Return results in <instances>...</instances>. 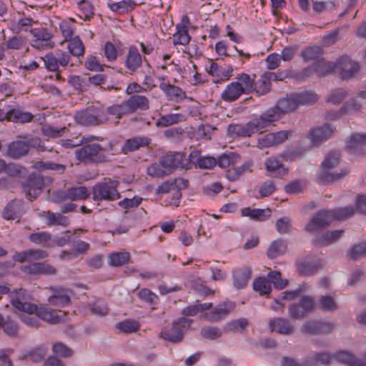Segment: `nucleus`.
Returning a JSON list of instances; mask_svg holds the SVG:
<instances>
[{
    "label": "nucleus",
    "instance_id": "1",
    "mask_svg": "<svg viewBox=\"0 0 366 366\" xmlns=\"http://www.w3.org/2000/svg\"><path fill=\"white\" fill-rule=\"evenodd\" d=\"M11 305L19 311L28 314H35L39 319L49 324L56 325L61 320L59 313L61 311H56L46 307H38L36 305L23 302L17 293L11 296Z\"/></svg>",
    "mask_w": 366,
    "mask_h": 366
},
{
    "label": "nucleus",
    "instance_id": "2",
    "mask_svg": "<svg viewBox=\"0 0 366 366\" xmlns=\"http://www.w3.org/2000/svg\"><path fill=\"white\" fill-rule=\"evenodd\" d=\"M119 184V182L111 179L95 184L92 188L93 200L110 202L119 199L121 197L117 189Z\"/></svg>",
    "mask_w": 366,
    "mask_h": 366
},
{
    "label": "nucleus",
    "instance_id": "3",
    "mask_svg": "<svg viewBox=\"0 0 366 366\" xmlns=\"http://www.w3.org/2000/svg\"><path fill=\"white\" fill-rule=\"evenodd\" d=\"M104 149L99 144H84L75 151L76 158L84 163H101L108 161L103 154Z\"/></svg>",
    "mask_w": 366,
    "mask_h": 366
},
{
    "label": "nucleus",
    "instance_id": "4",
    "mask_svg": "<svg viewBox=\"0 0 366 366\" xmlns=\"http://www.w3.org/2000/svg\"><path fill=\"white\" fill-rule=\"evenodd\" d=\"M76 122L83 126H97L107 122L104 111L97 107H89L75 114Z\"/></svg>",
    "mask_w": 366,
    "mask_h": 366
},
{
    "label": "nucleus",
    "instance_id": "5",
    "mask_svg": "<svg viewBox=\"0 0 366 366\" xmlns=\"http://www.w3.org/2000/svg\"><path fill=\"white\" fill-rule=\"evenodd\" d=\"M192 322L185 317L179 318L172 322L171 327H164L160 336L167 341L179 343L182 341L184 333L190 327Z\"/></svg>",
    "mask_w": 366,
    "mask_h": 366
},
{
    "label": "nucleus",
    "instance_id": "6",
    "mask_svg": "<svg viewBox=\"0 0 366 366\" xmlns=\"http://www.w3.org/2000/svg\"><path fill=\"white\" fill-rule=\"evenodd\" d=\"M340 162V155L337 153L330 154L322 163V169L320 177L322 182L338 180L347 174V171H342L340 173L332 172L331 170L335 168Z\"/></svg>",
    "mask_w": 366,
    "mask_h": 366
},
{
    "label": "nucleus",
    "instance_id": "7",
    "mask_svg": "<svg viewBox=\"0 0 366 366\" xmlns=\"http://www.w3.org/2000/svg\"><path fill=\"white\" fill-rule=\"evenodd\" d=\"M21 185L26 198L32 201L40 194L44 186V180L41 175L31 174Z\"/></svg>",
    "mask_w": 366,
    "mask_h": 366
},
{
    "label": "nucleus",
    "instance_id": "8",
    "mask_svg": "<svg viewBox=\"0 0 366 366\" xmlns=\"http://www.w3.org/2000/svg\"><path fill=\"white\" fill-rule=\"evenodd\" d=\"M315 302L310 296H304L299 303H293L288 308L290 317L293 320H302L307 314L313 311Z\"/></svg>",
    "mask_w": 366,
    "mask_h": 366
},
{
    "label": "nucleus",
    "instance_id": "9",
    "mask_svg": "<svg viewBox=\"0 0 366 366\" xmlns=\"http://www.w3.org/2000/svg\"><path fill=\"white\" fill-rule=\"evenodd\" d=\"M51 295L48 297L50 305L56 307H64L71 303V295L72 292L68 288L63 287L50 286L46 287Z\"/></svg>",
    "mask_w": 366,
    "mask_h": 366
},
{
    "label": "nucleus",
    "instance_id": "10",
    "mask_svg": "<svg viewBox=\"0 0 366 366\" xmlns=\"http://www.w3.org/2000/svg\"><path fill=\"white\" fill-rule=\"evenodd\" d=\"M236 304L232 301H225L218 304L210 312L204 314L209 322H217L224 320L235 309Z\"/></svg>",
    "mask_w": 366,
    "mask_h": 366
},
{
    "label": "nucleus",
    "instance_id": "11",
    "mask_svg": "<svg viewBox=\"0 0 366 366\" xmlns=\"http://www.w3.org/2000/svg\"><path fill=\"white\" fill-rule=\"evenodd\" d=\"M332 221V214L330 210L320 211L313 216L305 227V230L310 232L319 231L327 227Z\"/></svg>",
    "mask_w": 366,
    "mask_h": 366
},
{
    "label": "nucleus",
    "instance_id": "12",
    "mask_svg": "<svg viewBox=\"0 0 366 366\" xmlns=\"http://www.w3.org/2000/svg\"><path fill=\"white\" fill-rule=\"evenodd\" d=\"M259 132L252 119L246 124H230L227 128L228 134L234 137H249L253 134Z\"/></svg>",
    "mask_w": 366,
    "mask_h": 366
},
{
    "label": "nucleus",
    "instance_id": "13",
    "mask_svg": "<svg viewBox=\"0 0 366 366\" xmlns=\"http://www.w3.org/2000/svg\"><path fill=\"white\" fill-rule=\"evenodd\" d=\"M282 114L277 109L276 106L271 107L263 112L259 118L254 119V122L259 132L262 133L263 130L269 126L272 122L278 121Z\"/></svg>",
    "mask_w": 366,
    "mask_h": 366
},
{
    "label": "nucleus",
    "instance_id": "14",
    "mask_svg": "<svg viewBox=\"0 0 366 366\" xmlns=\"http://www.w3.org/2000/svg\"><path fill=\"white\" fill-rule=\"evenodd\" d=\"M269 327L272 332L284 335H292L295 332V326L287 319L275 317L269 320Z\"/></svg>",
    "mask_w": 366,
    "mask_h": 366
},
{
    "label": "nucleus",
    "instance_id": "15",
    "mask_svg": "<svg viewBox=\"0 0 366 366\" xmlns=\"http://www.w3.org/2000/svg\"><path fill=\"white\" fill-rule=\"evenodd\" d=\"M289 137L287 131H280L267 134L258 139L259 147H269L283 143Z\"/></svg>",
    "mask_w": 366,
    "mask_h": 366
},
{
    "label": "nucleus",
    "instance_id": "16",
    "mask_svg": "<svg viewBox=\"0 0 366 366\" xmlns=\"http://www.w3.org/2000/svg\"><path fill=\"white\" fill-rule=\"evenodd\" d=\"M332 331V326L330 323L321 321H310L305 322L301 327L302 333L315 335L319 334H330Z\"/></svg>",
    "mask_w": 366,
    "mask_h": 366
},
{
    "label": "nucleus",
    "instance_id": "17",
    "mask_svg": "<svg viewBox=\"0 0 366 366\" xmlns=\"http://www.w3.org/2000/svg\"><path fill=\"white\" fill-rule=\"evenodd\" d=\"M21 270L31 275L54 274L56 272V269L45 262H34L22 267Z\"/></svg>",
    "mask_w": 366,
    "mask_h": 366
},
{
    "label": "nucleus",
    "instance_id": "18",
    "mask_svg": "<svg viewBox=\"0 0 366 366\" xmlns=\"http://www.w3.org/2000/svg\"><path fill=\"white\" fill-rule=\"evenodd\" d=\"M333 131L331 125L327 124L312 128L310 132V139L314 144H319L328 139L332 136Z\"/></svg>",
    "mask_w": 366,
    "mask_h": 366
},
{
    "label": "nucleus",
    "instance_id": "19",
    "mask_svg": "<svg viewBox=\"0 0 366 366\" xmlns=\"http://www.w3.org/2000/svg\"><path fill=\"white\" fill-rule=\"evenodd\" d=\"M142 59L138 49L135 46H131L126 56L124 65L130 74H134L142 65Z\"/></svg>",
    "mask_w": 366,
    "mask_h": 366
},
{
    "label": "nucleus",
    "instance_id": "20",
    "mask_svg": "<svg viewBox=\"0 0 366 366\" xmlns=\"http://www.w3.org/2000/svg\"><path fill=\"white\" fill-rule=\"evenodd\" d=\"M131 114L137 110L146 111L149 108V99L143 95L134 94L125 100Z\"/></svg>",
    "mask_w": 366,
    "mask_h": 366
},
{
    "label": "nucleus",
    "instance_id": "21",
    "mask_svg": "<svg viewBox=\"0 0 366 366\" xmlns=\"http://www.w3.org/2000/svg\"><path fill=\"white\" fill-rule=\"evenodd\" d=\"M336 66V67L340 69L341 77L344 79L352 77L359 70L358 64L349 59L347 57L341 58Z\"/></svg>",
    "mask_w": 366,
    "mask_h": 366
},
{
    "label": "nucleus",
    "instance_id": "22",
    "mask_svg": "<svg viewBox=\"0 0 366 366\" xmlns=\"http://www.w3.org/2000/svg\"><path fill=\"white\" fill-rule=\"evenodd\" d=\"M159 89L166 94L167 99L178 102L186 97L185 92L179 87L162 81L159 84Z\"/></svg>",
    "mask_w": 366,
    "mask_h": 366
},
{
    "label": "nucleus",
    "instance_id": "23",
    "mask_svg": "<svg viewBox=\"0 0 366 366\" xmlns=\"http://www.w3.org/2000/svg\"><path fill=\"white\" fill-rule=\"evenodd\" d=\"M297 108L301 106H310L315 104L320 97L312 90H304L293 93Z\"/></svg>",
    "mask_w": 366,
    "mask_h": 366
},
{
    "label": "nucleus",
    "instance_id": "24",
    "mask_svg": "<svg viewBox=\"0 0 366 366\" xmlns=\"http://www.w3.org/2000/svg\"><path fill=\"white\" fill-rule=\"evenodd\" d=\"M151 140L146 137H136L125 141L122 147V152L127 154L129 152H134L142 147H147L149 144Z\"/></svg>",
    "mask_w": 366,
    "mask_h": 366
},
{
    "label": "nucleus",
    "instance_id": "25",
    "mask_svg": "<svg viewBox=\"0 0 366 366\" xmlns=\"http://www.w3.org/2000/svg\"><path fill=\"white\" fill-rule=\"evenodd\" d=\"M336 361L348 366H366L365 361L356 358L351 353L346 351H337L332 355Z\"/></svg>",
    "mask_w": 366,
    "mask_h": 366
},
{
    "label": "nucleus",
    "instance_id": "26",
    "mask_svg": "<svg viewBox=\"0 0 366 366\" xmlns=\"http://www.w3.org/2000/svg\"><path fill=\"white\" fill-rule=\"evenodd\" d=\"M265 167L269 173V176L274 177H282L287 172V169L276 157H271L266 160Z\"/></svg>",
    "mask_w": 366,
    "mask_h": 366
},
{
    "label": "nucleus",
    "instance_id": "27",
    "mask_svg": "<svg viewBox=\"0 0 366 366\" xmlns=\"http://www.w3.org/2000/svg\"><path fill=\"white\" fill-rule=\"evenodd\" d=\"M182 156L181 154H170L164 156L159 160L162 167H164L165 171L169 174H172L174 170L179 167H182Z\"/></svg>",
    "mask_w": 366,
    "mask_h": 366
},
{
    "label": "nucleus",
    "instance_id": "28",
    "mask_svg": "<svg viewBox=\"0 0 366 366\" xmlns=\"http://www.w3.org/2000/svg\"><path fill=\"white\" fill-rule=\"evenodd\" d=\"M336 64H333L332 62L319 61L314 63L310 67L305 69L303 72L304 74H307V73L315 72L318 76H322L331 73L336 68Z\"/></svg>",
    "mask_w": 366,
    "mask_h": 366
},
{
    "label": "nucleus",
    "instance_id": "29",
    "mask_svg": "<svg viewBox=\"0 0 366 366\" xmlns=\"http://www.w3.org/2000/svg\"><path fill=\"white\" fill-rule=\"evenodd\" d=\"M29 149L28 140L14 141L9 145L8 154L14 159H19L27 154Z\"/></svg>",
    "mask_w": 366,
    "mask_h": 366
},
{
    "label": "nucleus",
    "instance_id": "30",
    "mask_svg": "<svg viewBox=\"0 0 366 366\" xmlns=\"http://www.w3.org/2000/svg\"><path fill=\"white\" fill-rule=\"evenodd\" d=\"M8 121L14 123L25 124L31 122L34 115L29 112H24L19 109H11L7 111Z\"/></svg>",
    "mask_w": 366,
    "mask_h": 366
},
{
    "label": "nucleus",
    "instance_id": "31",
    "mask_svg": "<svg viewBox=\"0 0 366 366\" xmlns=\"http://www.w3.org/2000/svg\"><path fill=\"white\" fill-rule=\"evenodd\" d=\"M251 269L249 267H243L233 273V283L236 288L242 289L246 287L251 278Z\"/></svg>",
    "mask_w": 366,
    "mask_h": 366
},
{
    "label": "nucleus",
    "instance_id": "32",
    "mask_svg": "<svg viewBox=\"0 0 366 366\" xmlns=\"http://www.w3.org/2000/svg\"><path fill=\"white\" fill-rule=\"evenodd\" d=\"M275 106L282 115L297 109L293 93L280 99Z\"/></svg>",
    "mask_w": 366,
    "mask_h": 366
},
{
    "label": "nucleus",
    "instance_id": "33",
    "mask_svg": "<svg viewBox=\"0 0 366 366\" xmlns=\"http://www.w3.org/2000/svg\"><path fill=\"white\" fill-rule=\"evenodd\" d=\"M190 161L200 169H211L217 164V159L212 157H200L197 152L189 155Z\"/></svg>",
    "mask_w": 366,
    "mask_h": 366
},
{
    "label": "nucleus",
    "instance_id": "34",
    "mask_svg": "<svg viewBox=\"0 0 366 366\" xmlns=\"http://www.w3.org/2000/svg\"><path fill=\"white\" fill-rule=\"evenodd\" d=\"M137 4L133 0H122L118 2L107 1L108 7L114 12L119 14L133 10Z\"/></svg>",
    "mask_w": 366,
    "mask_h": 366
},
{
    "label": "nucleus",
    "instance_id": "35",
    "mask_svg": "<svg viewBox=\"0 0 366 366\" xmlns=\"http://www.w3.org/2000/svg\"><path fill=\"white\" fill-rule=\"evenodd\" d=\"M23 212L22 204L21 201H11L5 207L3 217L6 219H16L19 218Z\"/></svg>",
    "mask_w": 366,
    "mask_h": 366
},
{
    "label": "nucleus",
    "instance_id": "36",
    "mask_svg": "<svg viewBox=\"0 0 366 366\" xmlns=\"http://www.w3.org/2000/svg\"><path fill=\"white\" fill-rule=\"evenodd\" d=\"M244 94L243 89L240 87L238 83L233 81L224 89L222 94V98L224 101L233 102L237 99L241 94Z\"/></svg>",
    "mask_w": 366,
    "mask_h": 366
},
{
    "label": "nucleus",
    "instance_id": "37",
    "mask_svg": "<svg viewBox=\"0 0 366 366\" xmlns=\"http://www.w3.org/2000/svg\"><path fill=\"white\" fill-rule=\"evenodd\" d=\"M366 147V134H354L346 142V147L352 152H356Z\"/></svg>",
    "mask_w": 366,
    "mask_h": 366
},
{
    "label": "nucleus",
    "instance_id": "38",
    "mask_svg": "<svg viewBox=\"0 0 366 366\" xmlns=\"http://www.w3.org/2000/svg\"><path fill=\"white\" fill-rule=\"evenodd\" d=\"M185 119V116L182 114H169L159 117L156 122V125L159 127H167Z\"/></svg>",
    "mask_w": 366,
    "mask_h": 366
},
{
    "label": "nucleus",
    "instance_id": "39",
    "mask_svg": "<svg viewBox=\"0 0 366 366\" xmlns=\"http://www.w3.org/2000/svg\"><path fill=\"white\" fill-rule=\"evenodd\" d=\"M177 31L173 35V44L174 45H187L190 41V36L187 27L184 24L176 26Z\"/></svg>",
    "mask_w": 366,
    "mask_h": 366
},
{
    "label": "nucleus",
    "instance_id": "40",
    "mask_svg": "<svg viewBox=\"0 0 366 366\" xmlns=\"http://www.w3.org/2000/svg\"><path fill=\"white\" fill-rule=\"evenodd\" d=\"M317 306L325 312H332L338 308L335 299L330 295H321L319 297Z\"/></svg>",
    "mask_w": 366,
    "mask_h": 366
},
{
    "label": "nucleus",
    "instance_id": "41",
    "mask_svg": "<svg viewBox=\"0 0 366 366\" xmlns=\"http://www.w3.org/2000/svg\"><path fill=\"white\" fill-rule=\"evenodd\" d=\"M29 239L36 244H41L46 247H53L51 234L46 232H41L31 234Z\"/></svg>",
    "mask_w": 366,
    "mask_h": 366
},
{
    "label": "nucleus",
    "instance_id": "42",
    "mask_svg": "<svg viewBox=\"0 0 366 366\" xmlns=\"http://www.w3.org/2000/svg\"><path fill=\"white\" fill-rule=\"evenodd\" d=\"M106 112L107 114L113 116L117 119H122L124 115L131 114L125 101L122 102L121 104H116L108 107L106 109Z\"/></svg>",
    "mask_w": 366,
    "mask_h": 366
},
{
    "label": "nucleus",
    "instance_id": "43",
    "mask_svg": "<svg viewBox=\"0 0 366 366\" xmlns=\"http://www.w3.org/2000/svg\"><path fill=\"white\" fill-rule=\"evenodd\" d=\"M256 75L252 77L247 74L243 73L237 78L236 83L243 89L244 94H249L255 89L254 79Z\"/></svg>",
    "mask_w": 366,
    "mask_h": 366
},
{
    "label": "nucleus",
    "instance_id": "44",
    "mask_svg": "<svg viewBox=\"0 0 366 366\" xmlns=\"http://www.w3.org/2000/svg\"><path fill=\"white\" fill-rule=\"evenodd\" d=\"M243 216L249 217L252 219L264 221L271 215V210L269 209H250L244 208L242 210Z\"/></svg>",
    "mask_w": 366,
    "mask_h": 366
},
{
    "label": "nucleus",
    "instance_id": "45",
    "mask_svg": "<svg viewBox=\"0 0 366 366\" xmlns=\"http://www.w3.org/2000/svg\"><path fill=\"white\" fill-rule=\"evenodd\" d=\"M344 230H335L323 234L320 238L315 239V244L322 246H328L337 242L343 234Z\"/></svg>",
    "mask_w": 366,
    "mask_h": 366
},
{
    "label": "nucleus",
    "instance_id": "46",
    "mask_svg": "<svg viewBox=\"0 0 366 366\" xmlns=\"http://www.w3.org/2000/svg\"><path fill=\"white\" fill-rule=\"evenodd\" d=\"M91 192L84 186L74 187L67 189V197L71 201H78L86 199Z\"/></svg>",
    "mask_w": 366,
    "mask_h": 366
},
{
    "label": "nucleus",
    "instance_id": "47",
    "mask_svg": "<svg viewBox=\"0 0 366 366\" xmlns=\"http://www.w3.org/2000/svg\"><path fill=\"white\" fill-rule=\"evenodd\" d=\"M287 244L282 240H275L269 247L267 254L269 258L274 259L285 253Z\"/></svg>",
    "mask_w": 366,
    "mask_h": 366
},
{
    "label": "nucleus",
    "instance_id": "48",
    "mask_svg": "<svg viewBox=\"0 0 366 366\" xmlns=\"http://www.w3.org/2000/svg\"><path fill=\"white\" fill-rule=\"evenodd\" d=\"M129 253L127 252H115L109 256L108 263L113 267H120L129 262Z\"/></svg>",
    "mask_w": 366,
    "mask_h": 366
},
{
    "label": "nucleus",
    "instance_id": "49",
    "mask_svg": "<svg viewBox=\"0 0 366 366\" xmlns=\"http://www.w3.org/2000/svg\"><path fill=\"white\" fill-rule=\"evenodd\" d=\"M249 325V321L246 318L233 320L227 322L225 328L227 331L232 332H243Z\"/></svg>",
    "mask_w": 366,
    "mask_h": 366
},
{
    "label": "nucleus",
    "instance_id": "50",
    "mask_svg": "<svg viewBox=\"0 0 366 366\" xmlns=\"http://www.w3.org/2000/svg\"><path fill=\"white\" fill-rule=\"evenodd\" d=\"M67 48L69 52L76 56H82L84 53V45L79 36L69 40Z\"/></svg>",
    "mask_w": 366,
    "mask_h": 366
},
{
    "label": "nucleus",
    "instance_id": "51",
    "mask_svg": "<svg viewBox=\"0 0 366 366\" xmlns=\"http://www.w3.org/2000/svg\"><path fill=\"white\" fill-rule=\"evenodd\" d=\"M330 211L331 214H332L333 220H344L353 216L355 214V209L352 206H347L342 208H337Z\"/></svg>",
    "mask_w": 366,
    "mask_h": 366
},
{
    "label": "nucleus",
    "instance_id": "52",
    "mask_svg": "<svg viewBox=\"0 0 366 366\" xmlns=\"http://www.w3.org/2000/svg\"><path fill=\"white\" fill-rule=\"evenodd\" d=\"M201 336L209 340H215L222 335L220 328L214 326H204L201 329Z\"/></svg>",
    "mask_w": 366,
    "mask_h": 366
},
{
    "label": "nucleus",
    "instance_id": "53",
    "mask_svg": "<svg viewBox=\"0 0 366 366\" xmlns=\"http://www.w3.org/2000/svg\"><path fill=\"white\" fill-rule=\"evenodd\" d=\"M29 148H34L38 152H51L54 148L49 144V141H42L39 137H33L28 139Z\"/></svg>",
    "mask_w": 366,
    "mask_h": 366
},
{
    "label": "nucleus",
    "instance_id": "54",
    "mask_svg": "<svg viewBox=\"0 0 366 366\" xmlns=\"http://www.w3.org/2000/svg\"><path fill=\"white\" fill-rule=\"evenodd\" d=\"M47 224L51 225H61L67 226L69 224V220L67 217L62 215L60 213H54L48 212L46 216Z\"/></svg>",
    "mask_w": 366,
    "mask_h": 366
},
{
    "label": "nucleus",
    "instance_id": "55",
    "mask_svg": "<svg viewBox=\"0 0 366 366\" xmlns=\"http://www.w3.org/2000/svg\"><path fill=\"white\" fill-rule=\"evenodd\" d=\"M253 289L260 295H268L271 292V285L265 277H259L254 280Z\"/></svg>",
    "mask_w": 366,
    "mask_h": 366
},
{
    "label": "nucleus",
    "instance_id": "56",
    "mask_svg": "<svg viewBox=\"0 0 366 366\" xmlns=\"http://www.w3.org/2000/svg\"><path fill=\"white\" fill-rule=\"evenodd\" d=\"M147 173L149 176L154 178H163L169 175L160 162L154 163L147 167Z\"/></svg>",
    "mask_w": 366,
    "mask_h": 366
},
{
    "label": "nucleus",
    "instance_id": "57",
    "mask_svg": "<svg viewBox=\"0 0 366 366\" xmlns=\"http://www.w3.org/2000/svg\"><path fill=\"white\" fill-rule=\"evenodd\" d=\"M35 167L40 171L54 170V171H58L61 173L64 172V171L66 168L64 164H56V163H54L52 162H42V161L37 162L35 164Z\"/></svg>",
    "mask_w": 366,
    "mask_h": 366
},
{
    "label": "nucleus",
    "instance_id": "58",
    "mask_svg": "<svg viewBox=\"0 0 366 366\" xmlns=\"http://www.w3.org/2000/svg\"><path fill=\"white\" fill-rule=\"evenodd\" d=\"M41 60L44 61L45 68L50 71H59L57 57L52 52H48Z\"/></svg>",
    "mask_w": 366,
    "mask_h": 366
},
{
    "label": "nucleus",
    "instance_id": "59",
    "mask_svg": "<svg viewBox=\"0 0 366 366\" xmlns=\"http://www.w3.org/2000/svg\"><path fill=\"white\" fill-rule=\"evenodd\" d=\"M89 310L93 315L100 317L108 314L107 304L102 300H98L95 302L89 305Z\"/></svg>",
    "mask_w": 366,
    "mask_h": 366
},
{
    "label": "nucleus",
    "instance_id": "60",
    "mask_svg": "<svg viewBox=\"0 0 366 366\" xmlns=\"http://www.w3.org/2000/svg\"><path fill=\"white\" fill-rule=\"evenodd\" d=\"M66 127L58 129L50 125H44L41 128L42 134L48 138H57L61 137L66 132Z\"/></svg>",
    "mask_w": 366,
    "mask_h": 366
},
{
    "label": "nucleus",
    "instance_id": "61",
    "mask_svg": "<svg viewBox=\"0 0 366 366\" xmlns=\"http://www.w3.org/2000/svg\"><path fill=\"white\" fill-rule=\"evenodd\" d=\"M117 328L126 332L132 333L137 331L139 328V324L135 320H124L117 324Z\"/></svg>",
    "mask_w": 366,
    "mask_h": 366
},
{
    "label": "nucleus",
    "instance_id": "62",
    "mask_svg": "<svg viewBox=\"0 0 366 366\" xmlns=\"http://www.w3.org/2000/svg\"><path fill=\"white\" fill-rule=\"evenodd\" d=\"M26 44L25 39L21 36H14L9 39L5 43V47L7 49L19 50Z\"/></svg>",
    "mask_w": 366,
    "mask_h": 366
},
{
    "label": "nucleus",
    "instance_id": "63",
    "mask_svg": "<svg viewBox=\"0 0 366 366\" xmlns=\"http://www.w3.org/2000/svg\"><path fill=\"white\" fill-rule=\"evenodd\" d=\"M137 295L141 300L150 305L156 304L159 300L157 295L147 288H143L139 290Z\"/></svg>",
    "mask_w": 366,
    "mask_h": 366
},
{
    "label": "nucleus",
    "instance_id": "64",
    "mask_svg": "<svg viewBox=\"0 0 366 366\" xmlns=\"http://www.w3.org/2000/svg\"><path fill=\"white\" fill-rule=\"evenodd\" d=\"M366 254V242L354 245L349 253L351 259L356 260Z\"/></svg>",
    "mask_w": 366,
    "mask_h": 366
}]
</instances>
